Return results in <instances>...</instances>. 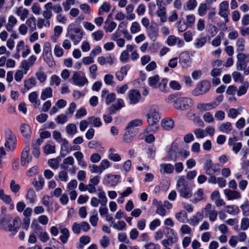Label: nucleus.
Returning a JSON list of instances; mask_svg holds the SVG:
<instances>
[{
    "instance_id": "47",
    "label": "nucleus",
    "mask_w": 249,
    "mask_h": 249,
    "mask_svg": "<svg viewBox=\"0 0 249 249\" xmlns=\"http://www.w3.org/2000/svg\"><path fill=\"white\" fill-rule=\"evenodd\" d=\"M220 171V167L218 164H215L213 165L209 170L207 169L205 171L206 174L208 175H213V174L219 172Z\"/></svg>"
},
{
    "instance_id": "25",
    "label": "nucleus",
    "mask_w": 249,
    "mask_h": 249,
    "mask_svg": "<svg viewBox=\"0 0 249 249\" xmlns=\"http://www.w3.org/2000/svg\"><path fill=\"white\" fill-rule=\"evenodd\" d=\"M194 198L191 200L192 202L196 204L198 201L204 198V191L202 189H198L194 194Z\"/></svg>"
},
{
    "instance_id": "56",
    "label": "nucleus",
    "mask_w": 249,
    "mask_h": 249,
    "mask_svg": "<svg viewBox=\"0 0 249 249\" xmlns=\"http://www.w3.org/2000/svg\"><path fill=\"white\" fill-rule=\"evenodd\" d=\"M176 26L179 32H183L188 28L185 22L182 23L181 20H179L176 22Z\"/></svg>"
},
{
    "instance_id": "5",
    "label": "nucleus",
    "mask_w": 249,
    "mask_h": 249,
    "mask_svg": "<svg viewBox=\"0 0 249 249\" xmlns=\"http://www.w3.org/2000/svg\"><path fill=\"white\" fill-rule=\"evenodd\" d=\"M202 213L205 217H208L211 222H214L216 220L218 212L214 207L210 203H207L205 207L202 209Z\"/></svg>"
},
{
    "instance_id": "45",
    "label": "nucleus",
    "mask_w": 249,
    "mask_h": 249,
    "mask_svg": "<svg viewBox=\"0 0 249 249\" xmlns=\"http://www.w3.org/2000/svg\"><path fill=\"white\" fill-rule=\"evenodd\" d=\"M160 81V77L159 75H155L153 76L150 77L148 78V83L150 86L153 88H157V85Z\"/></svg>"
},
{
    "instance_id": "57",
    "label": "nucleus",
    "mask_w": 249,
    "mask_h": 249,
    "mask_svg": "<svg viewBox=\"0 0 249 249\" xmlns=\"http://www.w3.org/2000/svg\"><path fill=\"white\" fill-rule=\"evenodd\" d=\"M126 131L124 133L123 137L124 142L129 143L133 140V136L131 135L132 133V130L126 129Z\"/></svg>"
},
{
    "instance_id": "50",
    "label": "nucleus",
    "mask_w": 249,
    "mask_h": 249,
    "mask_svg": "<svg viewBox=\"0 0 249 249\" xmlns=\"http://www.w3.org/2000/svg\"><path fill=\"white\" fill-rule=\"evenodd\" d=\"M207 41V37L204 36L201 38H196L195 40V42L194 45L195 47L197 48H200L203 47Z\"/></svg>"
},
{
    "instance_id": "37",
    "label": "nucleus",
    "mask_w": 249,
    "mask_h": 249,
    "mask_svg": "<svg viewBox=\"0 0 249 249\" xmlns=\"http://www.w3.org/2000/svg\"><path fill=\"white\" fill-rule=\"evenodd\" d=\"M161 172L163 171L164 173L167 174H171L174 170V166L170 163H163L160 165Z\"/></svg>"
},
{
    "instance_id": "53",
    "label": "nucleus",
    "mask_w": 249,
    "mask_h": 249,
    "mask_svg": "<svg viewBox=\"0 0 249 249\" xmlns=\"http://www.w3.org/2000/svg\"><path fill=\"white\" fill-rule=\"evenodd\" d=\"M224 36L223 33H220L212 41V44L215 47L219 46L221 42V38Z\"/></svg>"
},
{
    "instance_id": "62",
    "label": "nucleus",
    "mask_w": 249,
    "mask_h": 249,
    "mask_svg": "<svg viewBox=\"0 0 249 249\" xmlns=\"http://www.w3.org/2000/svg\"><path fill=\"white\" fill-rule=\"evenodd\" d=\"M194 133L196 138L197 139H202L207 136V134L204 130L200 128L196 129L194 130Z\"/></svg>"
},
{
    "instance_id": "18",
    "label": "nucleus",
    "mask_w": 249,
    "mask_h": 249,
    "mask_svg": "<svg viewBox=\"0 0 249 249\" xmlns=\"http://www.w3.org/2000/svg\"><path fill=\"white\" fill-rule=\"evenodd\" d=\"M120 176L119 175H108L104 179V183L109 186H115L119 182Z\"/></svg>"
},
{
    "instance_id": "17",
    "label": "nucleus",
    "mask_w": 249,
    "mask_h": 249,
    "mask_svg": "<svg viewBox=\"0 0 249 249\" xmlns=\"http://www.w3.org/2000/svg\"><path fill=\"white\" fill-rule=\"evenodd\" d=\"M146 32L150 39L155 41L158 35L159 28L156 24H152L146 29Z\"/></svg>"
},
{
    "instance_id": "46",
    "label": "nucleus",
    "mask_w": 249,
    "mask_h": 249,
    "mask_svg": "<svg viewBox=\"0 0 249 249\" xmlns=\"http://www.w3.org/2000/svg\"><path fill=\"white\" fill-rule=\"evenodd\" d=\"M67 133L70 135H73L77 132V127L74 124H70L66 127Z\"/></svg>"
},
{
    "instance_id": "16",
    "label": "nucleus",
    "mask_w": 249,
    "mask_h": 249,
    "mask_svg": "<svg viewBox=\"0 0 249 249\" xmlns=\"http://www.w3.org/2000/svg\"><path fill=\"white\" fill-rule=\"evenodd\" d=\"M224 193L228 200L239 199L241 197L240 193L236 190L226 189L224 190Z\"/></svg>"
},
{
    "instance_id": "3",
    "label": "nucleus",
    "mask_w": 249,
    "mask_h": 249,
    "mask_svg": "<svg viewBox=\"0 0 249 249\" xmlns=\"http://www.w3.org/2000/svg\"><path fill=\"white\" fill-rule=\"evenodd\" d=\"M68 34L74 45L77 44L82 39L83 32L78 27L71 28L69 26L68 28Z\"/></svg>"
},
{
    "instance_id": "11",
    "label": "nucleus",
    "mask_w": 249,
    "mask_h": 249,
    "mask_svg": "<svg viewBox=\"0 0 249 249\" xmlns=\"http://www.w3.org/2000/svg\"><path fill=\"white\" fill-rule=\"evenodd\" d=\"M74 84L79 87H83L88 83V80L85 76L81 75L79 72L75 71L71 78Z\"/></svg>"
},
{
    "instance_id": "32",
    "label": "nucleus",
    "mask_w": 249,
    "mask_h": 249,
    "mask_svg": "<svg viewBox=\"0 0 249 249\" xmlns=\"http://www.w3.org/2000/svg\"><path fill=\"white\" fill-rule=\"evenodd\" d=\"M20 132L25 137H30L32 134L30 126L25 124H22L20 125Z\"/></svg>"
},
{
    "instance_id": "31",
    "label": "nucleus",
    "mask_w": 249,
    "mask_h": 249,
    "mask_svg": "<svg viewBox=\"0 0 249 249\" xmlns=\"http://www.w3.org/2000/svg\"><path fill=\"white\" fill-rule=\"evenodd\" d=\"M60 240L63 244L66 243L70 236V233L68 229L66 228H61L60 229Z\"/></svg>"
},
{
    "instance_id": "23",
    "label": "nucleus",
    "mask_w": 249,
    "mask_h": 249,
    "mask_svg": "<svg viewBox=\"0 0 249 249\" xmlns=\"http://www.w3.org/2000/svg\"><path fill=\"white\" fill-rule=\"evenodd\" d=\"M174 126V122L170 118H166L161 121V127L166 130L172 129Z\"/></svg>"
},
{
    "instance_id": "58",
    "label": "nucleus",
    "mask_w": 249,
    "mask_h": 249,
    "mask_svg": "<svg viewBox=\"0 0 249 249\" xmlns=\"http://www.w3.org/2000/svg\"><path fill=\"white\" fill-rule=\"evenodd\" d=\"M105 23L107 24V26H105L104 29L107 32H108L109 33L112 32L115 29L117 26L116 23L114 21L107 22V21H106Z\"/></svg>"
},
{
    "instance_id": "59",
    "label": "nucleus",
    "mask_w": 249,
    "mask_h": 249,
    "mask_svg": "<svg viewBox=\"0 0 249 249\" xmlns=\"http://www.w3.org/2000/svg\"><path fill=\"white\" fill-rule=\"evenodd\" d=\"M141 26L138 22L134 21L132 23L131 26L130 28V32L132 34L137 33L140 32L141 31Z\"/></svg>"
},
{
    "instance_id": "7",
    "label": "nucleus",
    "mask_w": 249,
    "mask_h": 249,
    "mask_svg": "<svg viewBox=\"0 0 249 249\" xmlns=\"http://www.w3.org/2000/svg\"><path fill=\"white\" fill-rule=\"evenodd\" d=\"M43 58L49 67H53L55 66V62L53 60L51 51L50 45L49 43H46L45 44L43 53Z\"/></svg>"
},
{
    "instance_id": "2",
    "label": "nucleus",
    "mask_w": 249,
    "mask_h": 249,
    "mask_svg": "<svg viewBox=\"0 0 249 249\" xmlns=\"http://www.w3.org/2000/svg\"><path fill=\"white\" fill-rule=\"evenodd\" d=\"M193 105V100L188 97H179L174 101L173 107L177 109L186 110Z\"/></svg>"
},
{
    "instance_id": "52",
    "label": "nucleus",
    "mask_w": 249,
    "mask_h": 249,
    "mask_svg": "<svg viewBox=\"0 0 249 249\" xmlns=\"http://www.w3.org/2000/svg\"><path fill=\"white\" fill-rule=\"evenodd\" d=\"M36 194L33 189H29L27 192L26 195L27 199L29 200L30 203H34L35 201Z\"/></svg>"
},
{
    "instance_id": "43",
    "label": "nucleus",
    "mask_w": 249,
    "mask_h": 249,
    "mask_svg": "<svg viewBox=\"0 0 249 249\" xmlns=\"http://www.w3.org/2000/svg\"><path fill=\"white\" fill-rule=\"evenodd\" d=\"M29 100L34 104L35 107H37L40 105V102L37 100V94L36 92L33 91L30 93L29 95Z\"/></svg>"
},
{
    "instance_id": "54",
    "label": "nucleus",
    "mask_w": 249,
    "mask_h": 249,
    "mask_svg": "<svg viewBox=\"0 0 249 249\" xmlns=\"http://www.w3.org/2000/svg\"><path fill=\"white\" fill-rule=\"evenodd\" d=\"M104 35V34L103 31L101 30H99L93 32L91 34V36L95 41H98L101 40L103 38Z\"/></svg>"
},
{
    "instance_id": "49",
    "label": "nucleus",
    "mask_w": 249,
    "mask_h": 249,
    "mask_svg": "<svg viewBox=\"0 0 249 249\" xmlns=\"http://www.w3.org/2000/svg\"><path fill=\"white\" fill-rule=\"evenodd\" d=\"M110 8L111 5L107 2H104L99 9L98 14L102 15L104 12H108Z\"/></svg>"
},
{
    "instance_id": "48",
    "label": "nucleus",
    "mask_w": 249,
    "mask_h": 249,
    "mask_svg": "<svg viewBox=\"0 0 249 249\" xmlns=\"http://www.w3.org/2000/svg\"><path fill=\"white\" fill-rule=\"evenodd\" d=\"M112 224L113 225H111L110 226H112L114 228L118 230L124 231L126 230V225L124 221H119L117 223H115L112 221Z\"/></svg>"
},
{
    "instance_id": "61",
    "label": "nucleus",
    "mask_w": 249,
    "mask_h": 249,
    "mask_svg": "<svg viewBox=\"0 0 249 249\" xmlns=\"http://www.w3.org/2000/svg\"><path fill=\"white\" fill-rule=\"evenodd\" d=\"M48 164L51 167L56 169L59 167V158L50 159L48 161Z\"/></svg>"
},
{
    "instance_id": "39",
    "label": "nucleus",
    "mask_w": 249,
    "mask_h": 249,
    "mask_svg": "<svg viewBox=\"0 0 249 249\" xmlns=\"http://www.w3.org/2000/svg\"><path fill=\"white\" fill-rule=\"evenodd\" d=\"M142 124V120L137 119L130 121L126 127V129L132 130V129L135 127L140 126Z\"/></svg>"
},
{
    "instance_id": "36",
    "label": "nucleus",
    "mask_w": 249,
    "mask_h": 249,
    "mask_svg": "<svg viewBox=\"0 0 249 249\" xmlns=\"http://www.w3.org/2000/svg\"><path fill=\"white\" fill-rule=\"evenodd\" d=\"M74 163V158L71 156H69L63 160V164H61V167L65 170L68 169V165L73 166Z\"/></svg>"
},
{
    "instance_id": "38",
    "label": "nucleus",
    "mask_w": 249,
    "mask_h": 249,
    "mask_svg": "<svg viewBox=\"0 0 249 249\" xmlns=\"http://www.w3.org/2000/svg\"><path fill=\"white\" fill-rule=\"evenodd\" d=\"M30 151V147L29 146H26L23 149L21 155V164L22 166L26 165V159L29 156V153Z\"/></svg>"
},
{
    "instance_id": "15",
    "label": "nucleus",
    "mask_w": 249,
    "mask_h": 249,
    "mask_svg": "<svg viewBox=\"0 0 249 249\" xmlns=\"http://www.w3.org/2000/svg\"><path fill=\"white\" fill-rule=\"evenodd\" d=\"M179 62L182 68H188L191 62V58L189 54L187 52H182L179 55Z\"/></svg>"
},
{
    "instance_id": "8",
    "label": "nucleus",
    "mask_w": 249,
    "mask_h": 249,
    "mask_svg": "<svg viewBox=\"0 0 249 249\" xmlns=\"http://www.w3.org/2000/svg\"><path fill=\"white\" fill-rule=\"evenodd\" d=\"M237 59L236 69L239 71H242L246 68L249 62V54L243 53H238L237 55Z\"/></svg>"
},
{
    "instance_id": "27",
    "label": "nucleus",
    "mask_w": 249,
    "mask_h": 249,
    "mask_svg": "<svg viewBox=\"0 0 249 249\" xmlns=\"http://www.w3.org/2000/svg\"><path fill=\"white\" fill-rule=\"evenodd\" d=\"M19 221L20 219L18 218H15L13 222V223L9 224L8 226V230L10 231H13L15 233L17 232L19 227Z\"/></svg>"
},
{
    "instance_id": "9",
    "label": "nucleus",
    "mask_w": 249,
    "mask_h": 249,
    "mask_svg": "<svg viewBox=\"0 0 249 249\" xmlns=\"http://www.w3.org/2000/svg\"><path fill=\"white\" fill-rule=\"evenodd\" d=\"M141 94L137 89H131L127 93L126 100L131 105L138 103L141 99Z\"/></svg>"
},
{
    "instance_id": "41",
    "label": "nucleus",
    "mask_w": 249,
    "mask_h": 249,
    "mask_svg": "<svg viewBox=\"0 0 249 249\" xmlns=\"http://www.w3.org/2000/svg\"><path fill=\"white\" fill-rule=\"evenodd\" d=\"M220 131L225 133H229L232 130V125L231 123L226 122L222 124L219 126Z\"/></svg>"
},
{
    "instance_id": "30",
    "label": "nucleus",
    "mask_w": 249,
    "mask_h": 249,
    "mask_svg": "<svg viewBox=\"0 0 249 249\" xmlns=\"http://www.w3.org/2000/svg\"><path fill=\"white\" fill-rule=\"evenodd\" d=\"M175 217L180 223H185L188 220V215L185 211L182 210L175 214Z\"/></svg>"
},
{
    "instance_id": "21",
    "label": "nucleus",
    "mask_w": 249,
    "mask_h": 249,
    "mask_svg": "<svg viewBox=\"0 0 249 249\" xmlns=\"http://www.w3.org/2000/svg\"><path fill=\"white\" fill-rule=\"evenodd\" d=\"M187 117L189 119L193 120L195 123L198 124L199 126H204L203 121L193 111L190 110L188 111L187 114Z\"/></svg>"
},
{
    "instance_id": "44",
    "label": "nucleus",
    "mask_w": 249,
    "mask_h": 249,
    "mask_svg": "<svg viewBox=\"0 0 249 249\" xmlns=\"http://www.w3.org/2000/svg\"><path fill=\"white\" fill-rule=\"evenodd\" d=\"M37 25L39 29H41L43 26L49 27L50 26V21L45 18H38Z\"/></svg>"
},
{
    "instance_id": "55",
    "label": "nucleus",
    "mask_w": 249,
    "mask_h": 249,
    "mask_svg": "<svg viewBox=\"0 0 249 249\" xmlns=\"http://www.w3.org/2000/svg\"><path fill=\"white\" fill-rule=\"evenodd\" d=\"M113 78L114 77L112 75L107 74L104 76V81L106 84L114 87L115 83L113 81Z\"/></svg>"
},
{
    "instance_id": "60",
    "label": "nucleus",
    "mask_w": 249,
    "mask_h": 249,
    "mask_svg": "<svg viewBox=\"0 0 249 249\" xmlns=\"http://www.w3.org/2000/svg\"><path fill=\"white\" fill-rule=\"evenodd\" d=\"M55 120L58 124H64L68 121V117L66 115L62 114L58 115Z\"/></svg>"
},
{
    "instance_id": "4",
    "label": "nucleus",
    "mask_w": 249,
    "mask_h": 249,
    "mask_svg": "<svg viewBox=\"0 0 249 249\" xmlns=\"http://www.w3.org/2000/svg\"><path fill=\"white\" fill-rule=\"evenodd\" d=\"M160 116L159 111V108L156 106L150 107L147 114V122L150 125H153L156 124L160 120Z\"/></svg>"
},
{
    "instance_id": "10",
    "label": "nucleus",
    "mask_w": 249,
    "mask_h": 249,
    "mask_svg": "<svg viewBox=\"0 0 249 249\" xmlns=\"http://www.w3.org/2000/svg\"><path fill=\"white\" fill-rule=\"evenodd\" d=\"M7 140L5 143V146L9 150H13L16 144V138L15 135L10 130L6 131Z\"/></svg>"
},
{
    "instance_id": "64",
    "label": "nucleus",
    "mask_w": 249,
    "mask_h": 249,
    "mask_svg": "<svg viewBox=\"0 0 249 249\" xmlns=\"http://www.w3.org/2000/svg\"><path fill=\"white\" fill-rule=\"evenodd\" d=\"M240 208L244 216H249V202L248 201H246L240 206Z\"/></svg>"
},
{
    "instance_id": "29",
    "label": "nucleus",
    "mask_w": 249,
    "mask_h": 249,
    "mask_svg": "<svg viewBox=\"0 0 249 249\" xmlns=\"http://www.w3.org/2000/svg\"><path fill=\"white\" fill-rule=\"evenodd\" d=\"M32 184L35 187L36 190V191H39L41 190L43 188V186L44 184V179L41 176H39L38 178V180L35 179L33 182Z\"/></svg>"
},
{
    "instance_id": "24",
    "label": "nucleus",
    "mask_w": 249,
    "mask_h": 249,
    "mask_svg": "<svg viewBox=\"0 0 249 249\" xmlns=\"http://www.w3.org/2000/svg\"><path fill=\"white\" fill-rule=\"evenodd\" d=\"M61 142H62V144L61 146L60 154L62 157H65L71 151V149H70L68 141L66 139H64Z\"/></svg>"
},
{
    "instance_id": "28",
    "label": "nucleus",
    "mask_w": 249,
    "mask_h": 249,
    "mask_svg": "<svg viewBox=\"0 0 249 249\" xmlns=\"http://www.w3.org/2000/svg\"><path fill=\"white\" fill-rule=\"evenodd\" d=\"M53 96V89L51 87H47L43 89L40 98L42 100H45L48 98H51Z\"/></svg>"
},
{
    "instance_id": "34",
    "label": "nucleus",
    "mask_w": 249,
    "mask_h": 249,
    "mask_svg": "<svg viewBox=\"0 0 249 249\" xmlns=\"http://www.w3.org/2000/svg\"><path fill=\"white\" fill-rule=\"evenodd\" d=\"M16 14L20 17L22 20H24L29 14V11L22 7H19L17 9Z\"/></svg>"
},
{
    "instance_id": "35",
    "label": "nucleus",
    "mask_w": 249,
    "mask_h": 249,
    "mask_svg": "<svg viewBox=\"0 0 249 249\" xmlns=\"http://www.w3.org/2000/svg\"><path fill=\"white\" fill-rule=\"evenodd\" d=\"M225 209L228 213L233 215H237L239 212L238 207L233 205L226 206Z\"/></svg>"
},
{
    "instance_id": "1",
    "label": "nucleus",
    "mask_w": 249,
    "mask_h": 249,
    "mask_svg": "<svg viewBox=\"0 0 249 249\" xmlns=\"http://www.w3.org/2000/svg\"><path fill=\"white\" fill-rule=\"evenodd\" d=\"M177 190L180 196L184 198H190L193 196L192 189L189 187L184 176L178 177L177 183Z\"/></svg>"
},
{
    "instance_id": "13",
    "label": "nucleus",
    "mask_w": 249,
    "mask_h": 249,
    "mask_svg": "<svg viewBox=\"0 0 249 249\" xmlns=\"http://www.w3.org/2000/svg\"><path fill=\"white\" fill-rule=\"evenodd\" d=\"M36 85V81L35 77H31L24 81V88L20 90V92L24 94L27 91L32 89Z\"/></svg>"
},
{
    "instance_id": "33",
    "label": "nucleus",
    "mask_w": 249,
    "mask_h": 249,
    "mask_svg": "<svg viewBox=\"0 0 249 249\" xmlns=\"http://www.w3.org/2000/svg\"><path fill=\"white\" fill-rule=\"evenodd\" d=\"M98 191V196L99 199H98L102 206H106L107 200L105 192L101 189H99Z\"/></svg>"
},
{
    "instance_id": "26",
    "label": "nucleus",
    "mask_w": 249,
    "mask_h": 249,
    "mask_svg": "<svg viewBox=\"0 0 249 249\" xmlns=\"http://www.w3.org/2000/svg\"><path fill=\"white\" fill-rule=\"evenodd\" d=\"M236 52L238 53H243L245 50V40L243 37H239L236 42Z\"/></svg>"
},
{
    "instance_id": "63",
    "label": "nucleus",
    "mask_w": 249,
    "mask_h": 249,
    "mask_svg": "<svg viewBox=\"0 0 249 249\" xmlns=\"http://www.w3.org/2000/svg\"><path fill=\"white\" fill-rule=\"evenodd\" d=\"M110 165V163L108 160H102L99 166L100 168V171L101 172V173H102L104 170L109 168Z\"/></svg>"
},
{
    "instance_id": "12",
    "label": "nucleus",
    "mask_w": 249,
    "mask_h": 249,
    "mask_svg": "<svg viewBox=\"0 0 249 249\" xmlns=\"http://www.w3.org/2000/svg\"><path fill=\"white\" fill-rule=\"evenodd\" d=\"M219 9V15L225 18L226 22H228V17L230 13L228 2L227 1L222 2L220 4Z\"/></svg>"
},
{
    "instance_id": "22",
    "label": "nucleus",
    "mask_w": 249,
    "mask_h": 249,
    "mask_svg": "<svg viewBox=\"0 0 249 249\" xmlns=\"http://www.w3.org/2000/svg\"><path fill=\"white\" fill-rule=\"evenodd\" d=\"M167 239L170 240L171 244H174L178 242V236L177 233L172 229H169L166 234Z\"/></svg>"
},
{
    "instance_id": "6",
    "label": "nucleus",
    "mask_w": 249,
    "mask_h": 249,
    "mask_svg": "<svg viewBox=\"0 0 249 249\" xmlns=\"http://www.w3.org/2000/svg\"><path fill=\"white\" fill-rule=\"evenodd\" d=\"M210 83L206 80L201 81L192 91L193 95L197 96L206 93L210 89Z\"/></svg>"
},
{
    "instance_id": "20",
    "label": "nucleus",
    "mask_w": 249,
    "mask_h": 249,
    "mask_svg": "<svg viewBox=\"0 0 249 249\" xmlns=\"http://www.w3.org/2000/svg\"><path fill=\"white\" fill-rule=\"evenodd\" d=\"M129 69L130 67L128 65L122 67L119 71L116 72L115 76L116 78L120 81H123L124 78V76L126 75L127 71Z\"/></svg>"
},
{
    "instance_id": "40",
    "label": "nucleus",
    "mask_w": 249,
    "mask_h": 249,
    "mask_svg": "<svg viewBox=\"0 0 249 249\" xmlns=\"http://www.w3.org/2000/svg\"><path fill=\"white\" fill-rule=\"evenodd\" d=\"M26 23L31 31L33 32L36 29V19L34 16L27 19Z\"/></svg>"
},
{
    "instance_id": "51",
    "label": "nucleus",
    "mask_w": 249,
    "mask_h": 249,
    "mask_svg": "<svg viewBox=\"0 0 249 249\" xmlns=\"http://www.w3.org/2000/svg\"><path fill=\"white\" fill-rule=\"evenodd\" d=\"M196 20V18L193 14H190L186 16L185 23L188 27H192Z\"/></svg>"
},
{
    "instance_id": "19",
    "label": "nucleus",
    "mask_w": 249,
    "mask_h": 249,
    "mask_svg": "<svg viewBox=\"0 0 249 249\" xmlns=\"http://www.w3.org/2000/svg\"><path fill=\"white\" fill-rule=\"evenodd\" d=\"M217 106V104L216 101H213L210 103H199L197 106V109L202 110H209L213 108L216 107Z\"/></svg>"
},
{
    "instance_id": "42",
    "label": "nucleus",
    "mask_w": 249,
    "mask_h": 249,
    "mask_svg": "<svg viewBox=\"0 0 249 249\" xmlns=\"http://www.w3.org/2000/svg\"><path fill=\"white\" fill-rule=\"evenodd\" d=\"M36 76L41 83L44 82L47 78V75L45 73L42 71V68H39L38 71L36 72Z\"/></svg>"
},
{
    "instance_id": "14",
    "label": "nucleus",
    "mask_w": 249,
    "mask_h": 249,
    "mask_svg": "<svg viewBox=\"0 0 249 249\" xmlns=\"http://www.w3.org/2000/svg\"><path fill=\"white\" fill-rule=\"evenodd\" d=\"M178 149V144L177 142H174L171 145L167 158L171 160L176 161L177 157V150Z\"/></svg>"
}]
</instances>
